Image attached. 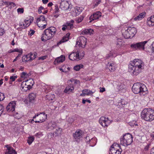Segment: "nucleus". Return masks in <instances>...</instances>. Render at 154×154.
Masks as SVG:
<instances>
[{"label":"nucleus","instance_id":"1","mask_svg":"<svg viewBox=\"0 0 154 154\" xmlns=\"http://www.w3.org/2000/svg\"><path fill=\"white\" fill-rule=\"evenodd\" d=\"M144 63L141 60L136 59L128 65V70L133 75L136 76L141 72Z\"/></svg>","mask_w":154,"mask_h":154},{"label":"nucleus","instance_id":"2","mask_svg":"<svg viewBox=\"0 0 154 154\" xmlns=\"http://www.w3.org/2000/svg\"><path fill=\"white\" fill-rule=\"evenodd\" d=\"M132 89L134 94H139L141 96H144L148 93L145 85L138 82L135 83L133 85Z\"/></svg>","mask_w":154,"mask_h":154},{"label":"nucleus","instance_id":"3","mask_svg":"<svg viewBox=\"0 0 154 154\" xmlns=\"http://www.w3.org/2000/svg\"><path fill=\"white\" fill-rule=\"evenodd\" d=\"M56 29L54 27H50L45 29L42 35L41 40L45 42L52 38L56 32Z\"/></svg>","mask_w":154,"mask_h":154},{"label":"nucleus","instance_id":"4","mask_svg":"<svg viewBox=\"0 0 154 154\" xmlns=\"http://www.w3.org/2000/svg\"><path fill=\"white\" fill-rule=\"evenodd\" d=\"M141 116L145 121L151 122L154 120V111L150 109H145L141 112Z\"/></svg>","mask_w":154,"mask_h":154},{"label":"nucleus","instance_id":"5","mask_svg":"<svg viewBox=\"0 0 154 154\" xmlns=\"http://www.w3.org/2000/svg\"><path fill=\"white\" fill-rule=\"evenodd\" d=\"M137 31V29L135 28L130 26L124 31V30H122V35L126 39L131 38L134 36Z\"/></svg>","mask_w":154,"mask_h":154},{"label":"nucleus","instance_id":"6","mask_svg":"<svg viewBox=\"0 0 154 154\" xmlns=\"http://www.w3.org/2000/svg\"><path fill=\"white\" fill-rule=\"evenodd\" d=\"M132 136L130 134L128 133L123 135L120 138V143L125 146L130 145L132 142Z\"/></svg>","mask_w":154,"mask_h":154},{"label":"nucleus","instance_id":"7","mask_svg":"<svg viewBox=\"0 0 154 154\" xmlns=\"http://www.w3.org/2000/svg\"><path fill=\"white\" fill-rule=\"evenodd\" d=\"M36 22L38 26L41 29H43L46 27L47 25V20L44 16H40V17L37 19Z\"/></svg>","mask_w":154,"mask_h":154},{"label":"nucleus","instance_id":"8","mask_svg":"<svg viewBox=\"0 0 154 154\" xmlns=\"http://www.w3.org/2000/svg\"><path fill=\"white\" fill-rule=\"evenodd\" d=\"M37 117V120L35 121L36 123H42L44 122L47 118V115L44 112H41L39 114H35L33 117L34 119Z\"/></svg>","mask_w":154,"mask_h":154},{"label":"nucleus","instance_id":"9","mask_svg":"<svg viewBox=\"0 0 154 154\" xmlns=\"http://www.w3.org/2000/svg\"><path fill=\"white\" fill-rule=\"evenodd\" d=\"M82 52V55L80 54V56H79V52L78 51L75 53H72L69 55V59L71 60H80L83 58L85 54L84 53V51H83Z\"/></svg>","mask_w":154,"mask_h":154},{"label":"nucleus","instance_id":"10","mask_svg":"<svg viewBox=\"0 0 154 154\" xmlns=\"http://www.w3.org/2000/svg\"><path fill=\"white\" fill-rule=\"evenodd\" d=\"M59 7L62 10H67L71 9L72 7V5L69 4L68 1L61 0V2L60 3Z\"/></svg>","mask_w":154,"mask_h":154},{"label":"nucleus","instance_id":"11","mask_svg":"<svg viewBox=\"0 0 154 154\" xmlns=\"http://www.w3.org/2000/svg\"><path fill=\"white\" fill-rule=\"evenodd\" d=\"M147 42V41H145L143 42H138L136 44H132L131 47L134 49H144V45Z\"/></svg>","mask_w":154,"mask_h":154},{"label":"nucleus","instance_id":"12","mask_svg":"<svg viewBox=\"0 0 154 154\" xmlns=\"http://www.w3.org/2000/svg\"><path fill=\"white\" fill-rule=\"evenodd\" d=\"M87 42L86 38L84 36H82L77 39L76 45L83 48L85 47Z\"/></svg>","mask_w":154,"mask_h":154},{"label":"nucleus","instance_id":"13","mask_svg":"<svg viewBox=\"0 0 154 154\" xmlns=\"http://www.w3.org/2000/svg\"><path fill=\"white\" fill-rule=\"evenodd\" d=\"M99 122L100 124L103 127H107L109 125L110 121L108 118L102 116L100 119Z\"/></svg>","mask_w":154,"mask_h":154},{"label":"nucleus","instance_id":"14","mask_svg":"<svg viewBox=\"0 0 154 154\" xmlns=\"http://www.w3.org/2000/svg\"><path fill=\"white\" fill-rule=\"evenodd\" d=\"M73 136L75 140L77 142H79V140L82 137V132L80 130L76 131L75 133L73 134Z\"/></svg>","mask_w":154,"mask_h":154},{"label":"nucleus","instance_id":"15","mask_svg":"<svg viewBox=\"0 0 154 154\" xmlns=\"http://www.w3.org/2000/svg\"><path fill=\"white\" fill-rule=\"evenodd\" d=\"M15 102H10L6 107V110L7 111L9 112L11 111L13 112L15 110Z\"/></svg>","mask_w":154,"mask_h":154},{"label":"nucleus","instance_id":"16","mask_svg":"<svg viewBox=\"0 0 154 154\" xmlns=\"http://www.w3.org/2000/svg\"><path fill=\"white\" fill-rule=\"evenodd\" d=\"M101 13L100 11H97L93 14L90 17V20L91 21L89 22L91 23L92 20L98 19L101 16Z\"/></svg>","mask_w":154,"mask_h":154},{"label":"nucleus","instance_id":"17","mask_svg":"<svg viewBox=\"0 0 154 154\" xmlns=\"http://www.w3.org/2000/svg\"><path fill=\"white\" fill-rule=\"evenodd\" d=\"M111 149H110L109 152V154H121L122 149L121 148L120 149H116L114 145L113 144L111 146Z\"/></svg>","mask_w":154,"mask_h":154},{"label":"nucleus","instance_id":"18","mask_svg":"<svg viewBox=\"0 0 154 154\" xmlns=\"http://www.w3.org/2000/svg\"><path fill=\"white\" fill-rule=\"evenodd\" d=\"M35 57H31V55H26L23 56L22 57V60L23 62H26L32 61L34 59Z\"/></svg>","mask_w":154,"mask_h":154},{"label":"nucleus","instance_id":"19","mask_svg":"<svg viewBox=\"0 0 154 154\" xmlns=\"http://www.w3.org/2000/svg\"><path fill=\"white\" fill-rule=\"evenodd\" d=\"M24 82H26V85L29 88H27V90H29L30 89H31L34 83L33 80L30 79Z\"/></svg>","mask_w":154,"mask_h":154},{"label":"nucleus","instance_id":"20","mask_svg":"<svg viewBox=\"0 0 154 154\" xmlns=\"http://www.w3.org/2000/svg\"><path fill=\"white\" fill-rule=\"evenodd\" d=\"M65 57L63 55H61L60 57L57 58L54 62V64L62 63L64 61Z\"/></svg>","mask_w":154,"mask_h":154},{"label":"nucleus","instance_id":"21","mask_svg":"<svg viewBox=\"0 0 154 154\" xmlns=\"http://www.w3.org/2000/svg\"><path fill=\"white\" fill-rule=\"evenodd\" d=\"M74 89V87L72 85H69L66 87L64 91V92L69 94L72 92Z\"/></svg>","mask_w":154,"mask_h":154},{"label":"nucleus","instance_id":"22","mask_svg":"<svg viewBox=\"0 0 154 154\" xmlns=\"http://www.w3.org/2000/svg\"><path fill=\"white\" fill-rule=\"evenodd\" d=\"M93 32L94 31L93 29H86L83 30L81 32V34L83 35H85L87 34L91 35L93 33Z\"/></svg>","mask_w":154,"mask_h":154},{"label":"nucleus","instance_id":"23","mask_svg":"<svg viewBox=\"0 0 154 154\" xmlns=\"http://www.w3.org/2000/svg\"><path fill=\"white\" fill-rule=\"evenodd\" d=\"M70 35V34L68 33L66 35L64 36L62 39L60 40V41L58 43L57 45H59L61 44L63 42H64L67 41V40L69 39V37Z\"/></svg>","mask_w":154,"mask_h":154},{"label":"nucleus","instance_id":"24","mask_svg":"<svg viewBox=\"0 0 154 154\" xmlns=\"http://www.w3.org/2000/svg\"><path fill=\"white\" fill-rule=\"evenodd\" d=\"M145 12H142L138 16L134 18L135 20H141L145 16Z\"/></svg>","mask_w":154,"mask_h":154},{"label":"nucleus","instance_id":"25","mask_svg":"<svg viewBox=\"0 0 154 154\" xmlns=\"http://www.w3.org/2000/svg\"><path fill=\"white\" fill-rule=\"evenodd\" d=\"M147 24L149 26H154V15L153 16H151L149 20H148V19Z\"/></svg>","mask_w":154,"mask_h":154},{"label":"nucleus","instance_id":"26","mask_svg":"<svg viewBox=\"0 0 154 154\" xmlns=\"http://www.w3.org/2000/svg\"><path fill=\"white\" fill-rule=\"evenodd\" d=\"M57 124L54 122H51L48 124V126L51 129L56 128L57 127Z\"/></svg>","mask_w":154,"mask_h":154},{"label":"nucleus","instance_id":"27","mask_svg":"<svg viewBox=\"0 0 154 154\" xmlns=\"http://www.w3.org/2000/svg\"><path fill=\"white\" fill-rule=\"evenodd\" d=\"M6 153L7 154H17V152L12 147H8V151Z\"/></svg>","mask_w":154,"mask_h":154},{"label":"nucleus","instance_id":"28","mask_svg":"<svg viewBox=\"0 0 154 154\" xmlns=\"http://www.w3.org/2000/svg\"><path fill=\"white\" fill-rule=\"evenodd\" d=\"M113 63H108L107 65V68L108 69L110 72H112L115 70V68L113 66Z\"/></svg>","mask_w":154,"mask_h":154},{"label":"nucleus","instance_id":"29","mask_svg":"<svg viewBox=\"0 0 154 154\" xmlns=\"http://www.w3.org/2000/svg\"><path fill=\"white\" fill-rule=\"evenodd\" d=\"M62 132V129L60 127H58L57 129H56V131L54 133V135L55 134V136H58L61 134Z\"/></svg>","mask_w":154,"mask_h":154},{"label":"nucleus","instance_id":"30","mask_svg":"<svg viewBox=\"0 0 154 154\" xmlns=\"http://www.w3.org/2000/svg\"><path fill=\"white\" fill-rule=\"evenodd\" d=\"M26 82H23L21 85V87L22 89L24 91H26L28 90H27V88H29L28 87H27L26 85Z\"/></svg>","mask_w":154,"mask_h":154},{"label":"nucleus","instance_id":"31","mask_svg":"<svg viewBox=\"0 0 154 154\" xmlns=\"http://www.w3.org/2000/svg\"><path fill=\"white\" fill-rule=\"evenodd\" d=\"M29 100L30 102L33 100L36 97V94L33 93H30L29 95Z\"/></svg>","mask_w":154,"mask_h":154},{"label":"nucleus","instance_id":"32","mask_svg":"<svg viewBox=\"0 0 154 154\" xmlns=\"http://www.w3.org/2000/svg\"><path fill=\"white\" fill-rule=\"evenodd\" d=\"M83 65L82 64L77 65L74 67V69L76 71H78L81 68H83Z\"/></svg>","mask_w":154,"mask_h":154},{"label":"nucleus","instance_id":"33","mask_svg":"<svg viewBox=\"0 0 154 154\" xmlns=\"http://www.w3.org/2000/svg\"><path fill=\"white\" fill-rule=\"evenodd\" d=\"M85 92L86 93V94L88 95L91 94H93L94 92H93L92 91H91L88 89H84L82 91V92Z\"/></svg>","mask_w":154,"mask_h":154},{"label":"nucleus","instance_id":"34","mask_svg":"<svg viewBox=\"0 0 154 154\" xmlns=\"http://www.w3.org/2000/svg\"><path fill=\"white\" fill-rule=\"evenodd\" d=\"M67 67V65H64L60 69V70L63 72H67V70H66Z\"/></svg>","mask_w":154,"mask_h":154},{"label":"nucleus","instance_id":"35","mask_svg":"<svg viewBox=\"0 0 154 154\" xmlns=\"http://www.w3.org/2000/svg\"><path fill=\"white\" fill-rule=\"evenodd\" d=\"M31 23V20H25L24 21V23L25 24V26L26 27H28Z\"/></svg>","mask_w":154,"mask_h":154},{"label":"nucleus","instance_id":"36","mask_svg":"<svg viewBox=\"0 0 154 154\" xmlns=\"http://www.w3.org/2000/svg\"><path fill=\"white\" fill-rule=\"evenodd\" d=\"M34 139L33 137H28L27 140V142L29 145H30L33 141Z\"/></svg>","mask_w":154,"mask_h":154},{"label":"nucleus","instance_id":"37","mask_svg":"<svg viewBox=\"0 0 154 154\" xmlns=\"http://www.w3.org/2000/svg\"><path fill=\"white\" fill-rule=\"evenodd\" d=\"M76 11L78 14H80L82 12L83 10V8L82 7H76L75 9Z\"/></svg>","mask_w":154,"mask_h":154},{"label":"nucleus","instance_id":"38","mask_svg":"<svg viewBox=\"0 0 154 154\" xmlns=\"http://www.w3.org/2000/svg\"><path fill=\"white\" fill-rule=\"evenodd\" d=\"M84 18L83 16H82L76 19L75 21L77 23H79L83 20Z\"/></svg>","mask_w":154,"mask_h":154},{"label":"nucleus","instance_id":"39","mask_svg":"<svg viewBox=\"0 0 154 154\" xmlns=\"http://www.w3.org/2000/svg\"><path fill=\"white\" fill-rule=\"evenodd\" d=\"M125 102L124 99H121L120 102H118V105L119 106L122 105V106L123 105H125Z\"/></svg>","mask_w":154,"mask_h":154},{"label":"nucleus","instance_id":"40","mask_svg":"<svg viewBox=\"0 0 154 154\" xmlns=\"http://www.w3.org/2000/svg\"><path fill=\"white\" fill-rule=\"evenodd\" d=\"M54 7H55V8L54 9V13L56 14L57 13H58L59 12V10L58 8V5H55Z\"/></svg>","mask_w":154,"mask_h":154},{"label":"nucleus","instance_id":"41","mask_svg":"<svg viewBox=\"0 0 154 154\" xmlns=\"http://www.w3.org/2000/svg\"><path fill=\"white\" fill-rule=\"evenodd\" d=\"M28 74L26 73L23 72L21 73L20 77L21 78H26Z\"/></svg>","mask_w":154,"mask_h":154},{"label":"nucleus","instance_id":"42","mask_svg":"<svg viewBox=\"0 0 154 154\" xmlns=\"http://www.w3.org/2000/svg\"><path fill=\"white\" fill-rule=\"evenodd\" d=\"M25 24L24 23H19V26L22 28H26V26H25Z\"/></svg>","mask_w":154,"mask_h":154},{"label":"nucleus","instance_id":"43","mask_svg":"<svg viewBox=\"0 0 154 154\" xmlns=\"http://www.w3.org/2000/svg\"><path fill=\"white\" fill-rule=\"evenodd\" d=\"M5 98L3 93L0 92V101L3 100Z\"/></svg>","mask_w":154,"mask_h":154},{"label":"nucleus","instance_id":"44","mask_svg":"<svg viewBox=\"0 0 154 154\" xmlns=\"http://www.w3.org/2000/svg\"><path fill=\"white\" fill-rule=\"evenodd\" d=\"M67 26H66L67 28H68V26H70V29H71L73 27V24L71 23L70 22L67 23Z\"/></svg>","mask_w":154,"mask_h":154},{"label":"nucleus","instance_id":"45","mask_svg":"<svg viewBox=\"0 0 154 154\" xmlns=\"http://www.w3.org/2000/svg\"><path fill=\"white\" fill-rule=\"evenodd\" d=\"M44 8L42 6H40L39 8L38 9V12L39 14H40L42 13V10L44 9Z\"/></svg>","mask_w":154,"mask_h":154},{"label":"nucleus","instance_id":"46","mask_svg":"<svg viewBox=\"0 0 154 154\" xmlns=\"http://www.w3.org/2000/svg\"><path fill=\"white\" fill-rule=\"evenodd\" d=\"M17 11L18 13H23V12L24 10L23 8H19L17 9Z\"/></svg>","mask_w":154,"mask_h":154},{"label":"nucleus","instance_id":"47","mask_svg":"<svg viewBox=\"0 0 154 154\" xmlns=\"http://www.w3.org/2000/svg\"><path fill=\"white\" fill-rule=\"evenodd\" d=\"M17 76H11L10 77V79L11 80L12 82H14L15 80L17 78Z\"/></svg>","mask_w":154,"mask_h":154},{"label":"nucleus","instance_id":"48","mask_svg":"<svg viewBox=\"0 0 154 154\" xmlns=\"http://www.w3.org/2000/svg\"><path fill=\"white\" fill-rule=\"evenodd\" d=\"M35 32V31L34 30L30 29V31L29 32V34L30 36H32L34 33Z\"/></svg>","mask_w":154,"mask_h":154},{"label":"nucleus","instance_id":"49","mask_svg":"<svg viewBox=\"0 0 154 154\" xmlns=\"http://www.w3.org/2000/svg\"><path fill=\"white\" fill-rule=\"evenodd\" d=\"M4 107L2 106V105L1 104H0V112H3L4 110Z\"/></svg>","mask_w":154,"mask_h":154},{"label":"nucleus","instance_id":"50","mask_svg":"<svg viewBox=\"0 0 154 154\" xmlns=\"http://www.w3.org/2000/svg\"><path fill=\"white\" fill-rule=\"evenodd\" d=\"M112 55V54L111 53H109V54H107L106 57V59H108L109 57H111Z\"/></svg>","mask_w":154,"mask_h":154},{"label":"nucleus","instance_id":"51","mask_svg":"<svg viewBox=\"0 0 154 154\" xmlns=\"http://www.w3.org/2000/svg\"><path fill=\"white\" fill-rule=\"evenodd\" d=\"M5 33V31L4 29H0V35L2 36Z\"/></svg>","mask_w":154,"mask_h":154},{"label":"nucleus","instance_id":"52","mask_svg":"<svg viewBox=\"0 0 154 154\" xmlns=\"http://www.w3.org/2000/svg\"><path fill=\"white\" fill-rule=\"evenodd\" d=\"M9 5H11V7H14L16 6V5L15 3L12 2H9Z\"/></svg>","mask_w":154,"mask_h":154},{"label":"nucleus","instance_id":"53","mask_svg":"<svg viewBox=\"0 0 154 154\" xmlns=\"http://www.w3.org/2000/svg\"><path fill=\"white\" fill-rule=\"evenodd\" d=\"M100 92H103L105 91V89L104 88L102 87V88H100Z\"/></svg>","mask_w":154,"mask_h":154},{"label":"nucleus","instance_id":"54","mask_svg":"<svg viewBox=\"0 0 154 154\" xmlns=\"http://www.w3.org/2000/svg\"><path fill=\"white\" fill-rule=\"evenodd\" d=\"M29 55H31V57H35L34 59L36 57V55H35V54H32L30 53L29 54Z\"/></svg>","mask_w":154,"mask_h":154},{"label":"nucleus","instance_id":"55","mask_svg":"<svg viewBox=\"0 0 154 154\" xmlns=\"http://www.w3.org/2000/svg\"><path fill=\"white\" fill-rule=\"evenodd\" d=\"M20 52V51H19V50L18 49H14L12 51H11L10 52Z\"/></svg>","mask_w":154,"mask_h":154},{"label":"nucleus","instance_id":"56","mask_svg":"<svg viewBox=\"0 0 154 154\" xmlns=\"http://www.w3.org/2000/svg\"><path fill=\"white\" fill-rule=\"evenodd\" d=\"M116 45L118 47H120L122 45V43L121 42H119L117 43Z\"/></svg>","mask_w":154,"mask_h":154},{"label":"nucleus","instance_id":"57","mask_svg":"<svg viewBox=\"0 0 154 154\" xmlns=\"http://www.w3.org/2000/svg\"><path fill=\"white\" fill-rule=\"evenodd\" d=\"M42 2L44 4H47L48 2V0H42Z\"/></svg>","mask_w":154,"mask_h":154},{"label":"nucleus","instance_id":"58","mask_svg":"<svg viewBox=\"0 0 154 154\" xmlns=\"http://www.w3.org/2000/svg\"><path fill=\"white\" fill-rule=\"evenodd\" d=\"M4 1L3 0H0V6L3 5Z\"/></svg>","mask_w":154,"mask_h":154},{"label":"nucleus","instance_id":"59","mask_svg":"<svg viewBox=\"0 0 154 154\" xmlns=\"http://www.w3.org/2000/svg\"><path fill=\"white\" fill-rule=\"evenodd\" d=\"M9 2H4L3 5L4 4L5 5H6L8 6H9Z\"/></svg>","mask_w":154,"mask_h":154},{"label":"nucleus","instance_id":"60","mask_svg":"<svg viewBox=\"0 0 154 154\" xmlns=\"http://www.w3.org/2000/svg\"><path fill=\"white\" fill-rule=\"evenodd\" d=\"M53 5V4L52 2H49L48 5V6L49 7H51L52 5Z\"/></svg>","mask_w":154,"mask_h":154},{"label":"nucleus","instance_id":"61","mask_svg":"<svg viewBox=\"0 0 154 154\" xmlns=\"http://www.w3.org/2000/svg\"><path fill=\"white\" fill-rule=\"evenodd\" d=\"M151 154H154V147L151 149Z\"/></svg>","mask_w":154,"mask_h":154},{"label":"nucleus","instance_id":"62","mask_svg":"<svg viewBox=\"0 0 154 154\" xmlns=\"http://www.w3.org/2000/svg\"><path fill=\"white\" fill-rule=\"evenodd\" d=\"M85 94H86V93L85 92H82V93L80 94V96H85Z\"/></svg>","mask_w":154,"mask_h":154},{"label":"nucleus","instance_id":"63","mask_svg":"<svg viewBox=\"0 0 154 154\" xmlns=\"http://www.w3.org/2000/svg\"><path fill=\"white\" fill-rule=\"evenodd\" d=\"M136 123V121H133V122H132V125L133 126H134V125H135L136 126H137V124H135Z\"/></svg>","mask_w":154,"mask_h":154},{"label":"nucleus","instance_id":"64","mask_svg":"<svg viewBox=\"0 0 154 154\" xmlns=\"http://www.w3.org/2000/svg\"><path fill=\"white\" fill-rule=\"evenodd\" d=\"M23 69H24V67H23L22 66H20V68H19V69L21 71H23Z\"/></svg>","mask_w":154,"mask_h":154}]
</instances>
